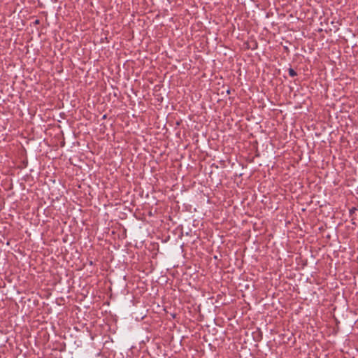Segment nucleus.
Returning <instances> with one entry per match:
<instances>
[{"mask_svg":"<svg viewBox=\"0 0 358 358\" xmlns=\"http://www.w3.org/2000/svg\"><path fill=\"white\" fill-rule=\"evenodd\" d=\"M289 76H292V77H294V76H295L296 75V72H295V71H294V69H289Z\"/></svg>","mask_w":358,"mask_h":358,"instance_id":"1","label":"nucleus"}]
</instances>
